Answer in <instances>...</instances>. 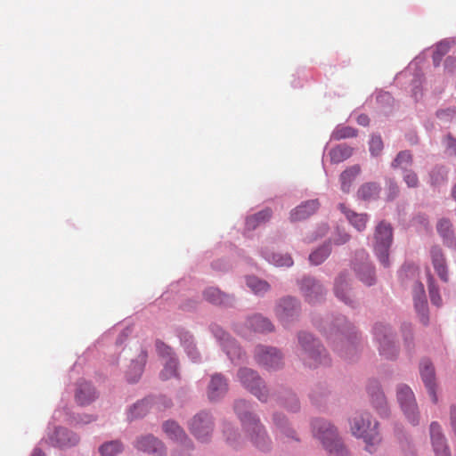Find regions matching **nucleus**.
I'll use <instances>...</instances> for the list:
<instances>
[{"instance_id": "f257e3e1", "label": "nucleus", "mask_w": 456, "mask_h": 456, "mask_svg": "<svg viewBox=\"0 0 456 456\" xmlns=\"http://www.w3.org/2000/svg\"><path fill=\"white\" fill-rule=\"evenodd\" d=\"M234 411L241 421L247 436L253 444L261 450L267 449L270 444V439L259 419L248 411V403L244 400L236 401Z\"/></svg>"}, {"instance_id": "f03ea898", "label": "nucleus", "mask_w": 456, "mask_h": 456, "mask_svg": "<svg viewBox=\"0 0 456 456\" xmlns=\"http://www.w3.org/2000/svg\"><path fill=\"white\" fill-rule=\"evenodd\" d=\"M378 427V421L372 419L367 412L357 413L350 420L352 435L363 440L365 444L364 450L369 453L376 452L381 443Z\"/></svg>"}, {"instance_id": "7ed1b4c3", "label": "nucleus", "mask_w": 456, "mask_h": 456, "mask_svg": "<svg viewBox=\"0 0 456 456\" xmlns=\"http://www.w3.org/2000/svg\"><path fill=\"white\" fill-rule=\"evenodd\" d=\"M312 432L330 456H347L348 452L339 438L336 428L323 419L312 421Z\"/></svg>"}, {"instance_id": "20e7f679", "label": "nucleus", "mask_w": 456, "mask_h": 456, "mask_svg": "<svg viewBox=\"0 0 456 456\" xmlns=\"http://www.w3.org/2000/svg\"><path fill=\"white\" fill-rule=\"evenodd\" d=\"M300 345L299 357L309 367H317L320 364H329L330 359L325 350L314 339L311 334L300 333L298 335Z\"/></svg>"}, {"instance_id": "39448f33", "label": "nucleus", "mask_w": 456, "mask_h": 456, "mask_svg": "<svg viewBox=\"0 0 456 456\" xmlns=\"http://www.w3.org/2000/svg\"><path fill=\"white\" fill-rule=\"evenodd\" d=\"M327 339L330 341L334 346V350L338 351L342 356L347 357L354 349V339L357 336L353 331V327L343 321V327L330 326L329 330H324Z\"/></svg>"}, {"instance_id": "423d86ee", "label": "nucleus", "mask_w": 456, "mask_h": 456, "mask_svg": "<svg viewBox=\"0 0 456 456\" xmlns=\"http://www.w3.org/2000/svg\"><path fill=\"white\" fill-rule=\"evenodd\" d=\"M374 250L384 266H388V250L393 241V230L390 224L381 221L375 228Z\"/></svg>"}, {"instance_id": "0eeeda50", "label": "nucleus", "mask_w": 456, "mask_h": 456, "mask_svg": "<svg viewBox=\"0 0 456 456\" xmlns=\"http://www.w3.org/2000/svg\"><path fill=\"white\" fill-rule=\"evenodd\" d=\"M237 379L240 384L260 401H266L268 391L257 372L249 368H240L237 372Z\"/></svg>"}, {"instance_id": "6e6552de", "label": "nucleus", "mask_w": 456, "mask_h": 456, "mask_svg": "<svg viewBox=\"0 0 456 456\" xmlns=\"http://www.w3.org/2000/svg\"><path fill=\"white\" fill-rule=\"evenodd\" d=\"M397 399L408 420L412 425H417L419 423V411L411 389L406 385L399 386Z\"/></svg>"}, {"instance_id": "1a4fd4ad", "label": "nucleus", "mask_w": 456, "mask_h": 456, "mask_svg": "<svg viewBox=\"0 0 456 456\" xmlns=\"http://www.w3.org/2000/svg\"><path fill=\"white\" fill-rule=\"evenodd\" d=\"M256 362L268 370H276L282 365V355L274 347L257 346L255 350Z\"/></svg>"}, {"instance_id": "9d476101", "label": "nucleus", "mask_w": 456, "mask_h": 456, "mask_svg": "<svg viewBox=\"0 0 456 456\" xmlns=\"http://www.w3.org/2000/svg\"><path fill=\"white\" fill-rule=\"evenodd\" d=\"M374 336L379 345L380 354L387 358H392L396 354V346L387 326L381 323L376 324L374 327Z\"/></svg>"}, {"instance_id": "9b49d317", "label": "nucleus", "mask_w": 456, "mask_h": 456, "mask_svg": "<svg viewBox=\"0 0 456 456\" xmlns=\"http://www.w3.org/2000/svg\"><path fill=\"white\" fill-rule=\"evenodd\" d=\"M190 430L198 440L207 441L213 431V422L209 414L200 412L195 415L190 422Z\"/></svg>"}, {"instance_id": "f8f14e48", "label": "nucleus", "mask_w": 456, "mask_h": 456, "mask_svg": "<svg viewBox=\"0 0 456 456\" xmlns=\"http://www.w3.org/2000/svg\"><path fill=\"white\" fill-rule=\"evenodd\" d=\"M275 313L279 320L287 324L293 321L299 314L298 302L291 297H287L280 300L275 308Z\"/></svg>"}, {"instance_id": "ddd939ff", "label": "nucleus", "mask_w": 456, "mask_h": 456, "mask_svg": "<svg viewBox=\"0 0 456 456\" xmlns=\"http://www.w3.org/2000/svg\"><path fill=\"white\" fill-rule=\"evenodd\" d=\"M300 289L305 299L309 304H315L320 302L324 296V289L322 286L312 278L303 279Z\"/></svg>"}, {"instance_id": "4468645a", "label": "nucleus", "mask_w": 456, "mask_h": 456, "mask_svg": "<svg viewBox=\"0 0 456 456\" xmlns=\"http://www.w3.org/2000/svg\"><path fill=\"white\" fill-rule=\"evenodd\" d=\"M419 372L421 379L428 391L431 400L434 403H437V396L436 394V375L435 369L432 362L424 359L421 361L419 365Z\"/></svg>"}, {"instance_id": "2eb2a0df", "label": "nucleus", "mask_w": 456, "mask_h": 456, "mask_svg": "<svg viewBox=\"0 0 456 456\" xmlns=\"http://www.w3.org/2000/svg\"><path fill=\"white\" fill-rule=\"evenodd\" d=\"M430 439L436 456H451L441 426L436 421L430 424Z\"/></svg>"}, {"instance_id": "dca6fc26", "label": "nucleus", "mask_w": 456, "mask_h": 456, "mask_svg": "<svg viewBox=\"0 0 456 456\" xmlns=\"http://www.w3.org/2000/svg\"><path fill=\"white\" fill-rule=\"evenodd\" d=\"M136 449L152 453L156 456H165L166 449L161 441L151 435L139 437L134 444Z\"/></svg>"}, {"instance_id": "f3484780", "label": "nucleus", "mask_w": 456, "mask_h": 456, "mask_svg": "<svg viewBox=\"0 0 456 456\" xmlns=\"http://www.w3.org/2000/svg\"><path fill=\"white\" fill-rule=\"evenodd\" d=\"M215 336L220 340L224 350L232 361L240 359L241 356V349L237 345L236 341L232 339L224 330L219 327L213 330Z\"/></svg>"}, {"instance_id": "a211bd4d", "label": "nucleus", "mask_w": 456, "mask_h": 456, "mask_svg": "<svg viewBox=\"0 0 456 456\" xmlns=\"http://www.w3.org/2000/svg\"><path fill=\"white\" fill-rule=\"evenodd\" d=\"M413 299L416 311L418 312L420 318V322L426 325L428 322V303L426 299L424 286L420 282H416L413 287Z\"/></svg>"}, {"instance_id": "6ab92c4d", "label": "nucleus", "mask_w": 456, "mask_h": 456, "mask_svg": "<svg viewBox=\"0 0 456 456\" xmlns=\"http://www.w3.org/2000/svg\"><path fill=\"white\" fill-rule=\"evenodd\" d=\"M228 391L227 379L220 373L212 375L208 387V396L209 400L216 401L223 397Z\"/></svg>"}, {"instance_id": "aec40b11", "label": "nucleus", "mask_w": 456, "mask_h": 456, "mask_svg": "<svg viewBox=\"0 0 456 456\" xmlns=\"http://www.w3.org/2000/svg\"><path fill=\"white\" fill-rule=\"evenodd\" d=\"M53 445L59 447H69L76 445L79 438L78 436L64 428H57L53 434L50 436Z\"/></svg>"}, {"instance_id": "412c9836", "label": "nucleus", "mask_w": 456, "mask_h": 456, "mask_svg": "<svg viewBox=\"0 0 456 456\" xmlns=\"http://www.w3.org/2000/svg\"><path fill=\"white\" fill-rule=\"evenodd\" d=\"M320 207L318 200H311L303 202L290 212V221H302L314 214Z\"/></svg>"}, {"instance_id": "4be33fe9", "label": "nucleus", "mask_w": 456, "mask_h": 456, "mask_svg": "<svg viewBox=\"0 0 456 456\" xmlns=\"http://www.w3.org/2000/svg\"><path fill=\"white\" fill-rule=\"evenodd\" d=\"M431 261L434 266L435 271L436 272L439 278L444 281H448V269L446 265V260L444 256L442 249L434 246L430 250Z\"/></svg>"}, {"instance_id": "5701e85b", "label": "nucleus", "mask_w": 456, "mask_h": 456, "mask_svg": "<svg viewBox=\"0 0 456 456\" xmlns=\"http://www.w3.org/2000/svg\"><path fill=\"white\" fill-rule=\"evenodd\" d=\"M147 357V352L141 350L137 358L135 360H132L126 373V379L129 382H136L141 378Z\"/></svg>"}, {"instance_id": "b1692460", "label": "nucleus", "mask_w": 456, "mask_h": 456, "mask_svg": "<svg viewBox=\"0 0 456 456\" xmlns=\"http://www.w3.org/2000/svg\"><path fill=\"white\" fill-rule=\"evenodd\" d=\"M75 398L78 404L87 405L95 400L96 394L90 383L83 381L77 386Z\"/></svg>"}, {"instance_id": "393cba45", "label": "nucleus", "mask_w": 456, "mask_h": 456, "mask_svg": "<svg viewBox=\"0 0 456 456\" xmlns=\"http://www.w3.org/2000/svg\"><path fill=\"white\" fill-rule=\"evenodd\" d=\"M338 208L342 213L345 214L349 223L359 232L363 231L366 228L368 222L367 214H358L348 209L345 204L340 203Z\"/></svg>"}, {"instance_id": "a878e982", "label": "nucleus", "mask_w": 456, "mask_h": 456, "mask_svg": "<svg viewBox=\"0 0 456 456\" xmlns=\"http://www.w3.org/2000/svg\"><path fill=\"white\" fill-rule=\"evenodd\" d=\"M273 419L276 428L277 436H280L281 439L292 438L297 440L295 431L288 427L286 418L283 414L275 413L273 414Z\"/></svg>"}, {"instance_id": "bb28decb", "label": "nucleus", "mask_w": 456, "mask_h": 456, "mask_svg": "<svg viewBox=\"0 0 456 456\" xmlns=\"http://www.w3.org/2000/svg\"><path fill=\"white\" fill-rule=\"evenodd\" d=\"M354 269L359 279L366 285L370 286L375 281L374 270L368 261L354 263Z\"/></svg>"}, {"instance_id": "cd10ccee", "label": "nucleus", "mask_w": 456, "mask_h": 456, "mask_svg": "<svg viewBox=\"0 0 456 456\" xmlns=\"http://www.w3.org/2000/svg\"><path fill=\"white\" fill-rule=\"evenodd\" d=\"M248 323L256 332L265 333L273 330V325L272 322L267 318L259 314L251 316L248 320Z\"/></svg>"}, {"instance_id": "c85d7f7f", "label": "nucleus", "mask_w": 456, "mask_h": 456, "mask_svg": "<svg viewBox=\"0 0 456 456\" xmlns=\"http://www.w3.org/2000/svg\"><path fill=\"white\" fill-rule=\"evenodd\" d=\"M348 287V281L345 274L341 273L335 281V295L346 305H353V300L349 297V293L345 294L344 290Z\"/></svg>"}, {"instance_id": "c756f323", "label": "nucleus", "mask_w": 456, "mask_h": 456, "mask_svg": "<svg viewBox=\"0 0 456 456\" xmlns=\"http://www.w3.org/2000/svg\"><path fill=\"white\" fill-rule=\"evenodd\" d=\"M203 296L207 301L215 305H225L231 301L230 296L223 293L219 289L213 287L207 289Z\"/></svg>"}, {"instance_id": "7c9ffc66", "label": "nucleus", "mask_w": 456, "mask_h": 456, "mask_svg": "<svg viewBox=\"0 0 456 456\" xmlns=\"http://www.w3.org/2000/svg\"><path fill=\"white\" fill-rule=\"evenodd\" d=\"M163 430L167 434V436L172 440L183 443V440L186 439L184 431L177 423L174 421L165 422L163 424Z\"/></svg>"}, {"instance_id": "2f4dec72", "label": "nucleus", "mask_w": 456, "mask_h": 456, "mask_svg": "<svg viewBox=\"0 0 456 456\" xmlns=\"http://www.w3.org/2000/svg\"><path fill=\"white\" fill-rule=\"evenodd\" d=\"M272 216V210L265 208L247 218L246 225L248 230L256 229L259 224L267 222Z\"/></svg>"}, {"instance_id": "473e14b6", "label": "nucleus", "mask_w": 456, "mask_h": 456, "mask_svg": "<svg viewBox=\"0 0 456 456\" xmlns=\"http://www.w3.org/2000/svg\"><path fill=\"white\" fill-rule=\"evenodd\" d=\"M360 173V167L355 165L346 169L340 175L341 190L344 192H348L350 186L354 180Z\"/></svg>"}, {"instance_id": "72a5a7b5", "label": "nucleus", "mask_w": 456, "mask_h": 456, "mask_svg": "<svg viewBox=\"0 0 456 456\" xmlns=\"http://www.w3.org/2000/svg\"><path fill=\"white\" fill-rule=\"evenodd\" d=\"M379 186L375 183H366L362 184L358 191V197L363 200H374L379 193Z\"/></svg>"}, {"instance_id": "f704fd0d", "label": "nucleus", "mask_w": 456, "mask_h": 456, "mask_svg": "<svg viewBox=\"0 0 456 456\" xmlns=\"http://www.w3.org/2000/svg\"><path fill=\"white\" fill-rule=\"evenodd\" d=\"M353 153V149L346 145H339L333 148L330 152V159L334 163H339L348 159Z\"/></svg>"}, {"instance_id": "c9c22d12", "label": "nucleus", "mask_w": 456, "mask_h": 456, "mask_svg": "<svg viewBox=\"0 0 456 456\" xmlns=\"http://www.w3.org/2000/svg\"><path fill=\"white\" fill-rule=\"evenodd\" d=\"M372 404L380 411L381 414L387 412V403L384 394L376 386L372 390L370 389Z\"/></svg>"}, {"instance_id": "e433bc0d", "label": "nucleus", "mask_w": 456, "mask_h": 456, "mask_svg": "<svg viewBox=\"0 0 456 456\" xmlns=\"http://www.w3.org/2000/svg\"><path fill=\"white\" fill-rule=\"evenodd\" d=\"M372 404L380 411L381 414L387 412V403L384 394L376 386L372 390L370 389Z\"/></svg>"}, {"instance_id": "4c0bfd02", "label": "nucleus", "mask_w": 456, "mask_h": 456, "mask_svg": "<svg viewBox=\"0 0 456 456\" xmlns=\"http://www.w3.org/2000/svg\"><path fill=\"white\" fill-rule=\"evenodd\" d=\"M437 232L443 237L445 244L450 245L452 241V224L448 219L443 218L437 223Z\"/></svg>"}, {"instance_id": "58836bf2", "label": "nucleus", "mask_w": 456, "mask_h": 456, "mask_svg": "<svg viewBox=\"0 0 456 456\" xmlns=\"http://www.w3.org/2000/svg\"><path fill=\"white\" fill-rule=\"evenodd\" d=\"M150 410V400L143 399L138 403H136L129 411L128 418L137 419L142 418L146 415V413Z\"/></svg>"}, {"instance_id": "ea45409f", "label": "nucleus", "mask_w": 456, "mask_h": 456, "mask_svg": "<svg viewBox=\"0 0 456 456\" xmlns=\"http://www.w3.org/2000/svg\"><path fill=\"white\" fill-rule=\"evenodd\" d=\"M247 285L255 294L257 295L265 293L270 288L269 284L265 281L260 280L255 276L248 277Z\"/></svg>"}, {"instance_id": "a19ab883", "label": "nucleus", "mask_w": 456, "mask_h": 456, "mask_svg": "<svg viewBox=\"0 0 456 456\" xmlns=\"http://www.w3.org/2000/svg\"><path fill=\"white\" fill-rule=\"evenodd\" d=\"M330 245L324 244L310 254L309 261L311 264L318 265L324 262V260L330 256Z\"/></svg>"}, {"instance_id": "79ce46f5", "label": "nucleus", "mask_w": 456, "mask_h": 456, "mask_svg": "<svg viewBox=\"0 0 456 456\" xmlns=\"http://www.w3.org/2000/svg\"><path fill=\"white\" fill-rule=\"evenodd\" d=\"M265 257L276 266H291L293 265V260L288 254L281 255L279 253H265Z\"/></svg>"}, {"instance_id": "37998d69", "label": "nucleus", "mask_w": 456, "mask_h": 456, "mask_svg": "<svg viewBox=\"0 0 456 456\" xmlns=\"http://www.w3.org/2000/svg\"><path fill=\"white\" fill-rule=\"evenodd\" d=\"M123 446L118 441H110L103 444L100 448L99 452L102 456H116L121 452Z\"/></svg>"}, {"instance_id": "c03bdc74", "label": "nucleus", "mask_w": 456, "mask_h": 456, "mask_svg": "<svg viewBox=\"0 0 456 456\" xmlns=\"http://www.w3.org/2000/svg\"><path fill=\"white\" fill-rule=\"evenodd\" d=\"M160 379L163 380L169 379L177 376V360L170 358L167 361L164 369L160 372Z\"/></svg>"}, {"instance_id": "a18cd8bd", "label": "nucleus", "mask_w": 456, "mask_h": 456, "mask_svg": "<svg viewBox=\"0 0 456 456\" xmlns=\"http://www.w3.org/2000/svg\"><path fill=\"white\" fill-rule=\"evenodd\" d=\"M412 163V157L411 154L407 151H401L397 154L396 158L392 163L393 167H399L401 169H406L407 167H411Z\"/></svg>"}, {"instance_id": "49530a36", "label": "nucleus", "mask_w": 456, "mask_h": 456, "mask_svg": "<svg viewBox=\"0 0 456 456\" xmlns=\"http://www.w3.org/2000/svg\"><path fill=\"white\" fill-rule=\"evenodd\" d=\"M355 135L356 130L350 126H338L332 133V138L334 140L351 138L354 137Z\"/></svg>"}, {"instance_id": "de8ad7c7", "label": "nucleus", "mask_w": 456, "mask_h": 456, "mask_svg": "<svg viewBox=\"0 0 456 456\" xmlns=\"http://www.w3.org/2000/svg\"><path fill=\"white\" fill-rule=\"evenodd\" d=\"M428 289H429L430 300H431L433 305H435L439 307V306L442 305V298H441V296H440V294L438 292V289L435 285L434 278L432 277L431 274H428Z\"/></svg>"}, {"instance_id": "09e8293b", "label": "nucleus", "mask_w": 456, "mask_h": 456, "mask_svg": "<svg viewBox=\"0 0 456 456\" xmlns=\"http://www.w3.org/2000/svg\"><path fill=\"white\" fill-rule=\"evenodd\" d=\"M282 404L291 411H297L299 409V403L297 396L291 393L288 392L281 398Z\"/></svg>"}, {"instance_id": "8fccbe9b", "label": "nucleus", "mask_w": 456, "mask_h": 456, "mask_svg": "<svg viewBox=\"0 0 456 456\" xmlns=\"http://www.w3.org/2000/svg\"><path fill=\"white\" fill-rule=\"evenodd\" d=\"M450 49V43L449 42H441L436 45V48L433 54V61L436 65L439 64V61L444 56Z\"/></svg>"}, {"instance_id": "3c124183", "label": "nucleus", "mask_w": 456, "mask_h": 456, "mask_svg": "<svg viewBox=\"0 0 456 456\" xmlns=\"http://www.w3.org/2000/svg\"><path fill=\"white\" fill-rule=\"evenodd\" d=\"M436 117L443 122H451L456 118V108L439 110L436 111Z\"/></svg>"}, {"instance_id": "603ef678", "label": "nucleus", "mask_w": 456, "mask_h": 456, "mask_svg": "<svg viewBox=\"0 0 456 456\" xmlns=\"http://www.w3.org/2000/svg\"><path fill=\"white\" fill-rule=\"evenodd\" d=\"M383 149V142L379 135H372L370 141V151L372 155H379Z\"/></svg>"}, {"instance_id": "864d4df0", "label": "nucleus", "mask_w": 456, "mask_h": 456, "mask_svg": "<svg viewBox=\"0 0 456 456\" xmlns=\"http://www.w3.org/2000/svg\"><path fill=\"white\" fill-rule=\"evenodd\" d=\"M350 240V235L345 231L338 228L333 234L331 240L335 245H343Z\"/></svg>"}, {"instance_id": "5fc2aeb1", "label": "nucleus", "mask_w": 456, "mask_h": 456, "mask_svg": "<svg viewBox=\"0 0 456 456\" xmlns=\"http://www.w3.org/2000/svg\"><path fill=\"white\" fill-rule=\"evenodd\" d=\"M403 178L409 188H416L419 186L418 175L412 170H406Z\"/></svg>"}, {"instance_id": "6e6d98bb", "label": "nucleus", "mask_w": 456, "mask_h": 456, "mask_svg": "<svg viewBox=\"0 0 456 456\" xmlns=\"http://www.w3.org/2000/svg\"><path fill=\"white\" fill-rule=\"evenodd\" d=\"M156 349H157L158 354L161 357H167L168 359L174 358L172 348L170 346H168L167 345H166L164 342H162L160 340H157L156 341Z\"/></svg>"}, {"instance_id": "4d7b16f0", "label": "nucleus", "mask_w": 456, "mask_h": 456, "mask_svg": "<svg viewBox=\"0 0 456 456\" xmlns=\"http://www.w3.org/2000/svg\"><path fill=\"white\" fill-rule=\"evenodd\" d=\"M444 143L449 154L456 155V138L449 134L444 137Z\"/></svg>"}, {"instance_id": "13d9d810", "label": "nucleus", "mask_w": 456, "mask_h": 456, "mask_svg": "<svg viewBox=\"0 0 456 456\" xmlns=\"http://www.w3.org/2000/svg\"><path fill=\"white\" fill-rule=\"evenodd\" d=\"M387 199L388 200H394L397 195L399 194V186L397 185L396 182L389 179L387 181Z\"/></svg>"}, {"instance_id": "bf43d9fd", "label": "nucleus", "mask_w": 456, "mask_h": 456, "mask_svg": "<svg viewBox=\"0 0 456 456\" xmlns=\"http://www.w3.org/2000/svg\"><path fill=\"white\" fill-rule=\"evenodd\" d=\"M413 222H414V224H420L425 229H427L428 227V224H429L428 217L426 216H423V215H419L416 217H414Z\"/></svg>"}, {"instance_id": "052dcab7", "label": "nucleus", "mask_w": 456, "mask_h": 456, "mask_svg": "<svg viewBox=\"0 0 456 456\" xmlns=\"http://www.w3.org/2000/svg\"><path fill=\"white\" fill-rule=\"evenodd\" d=\"M450 419H451V426L454 431V434L456 436V406H452L451 407V411H450Z\"/></svg>"}, {"instance_id": "680f3d73", "label": "nucleus", "mask_w": 456, "mask_h": 456, "mask_svg": "<svg viewBox=\"0 0 456 456\" xmlns=\"http://www.w3.org/2000/svg\"><path fill=\"white\" fill-rule=\"evenodd\" d=\"M357 123L359 125H361V126H368L369 123H370V118H369V117L367 115L361 114L357 118Z\"/></svg>"}, {"instance_id": "e2e57ef3", "label": "nucleus", "mask_w": 456, "mask_h": 456, "mask_svg": "<svg viewBox=\"0 0 456 456\" xmlns=\"http://www.w3.org/2000/svg\"><path fill=\"white\" fill-rule=\"evenodd\" d=\"M224 432L226 436L227 441L231 444H234L236 441L235 434L232 431V429H225Z\"/></svg>"}, {"instance_id": "0e129e2a", "label": "nucleus", "mask_w": 456, "mask_h": 456, "mask_svg": "<svg viewBox=\"0 0 456 456\" xmlns=\"http://www.w3.org/2000/svg\"><path fill=\"white\" fill-rule=\"evenodd\" d=\"M31 456H45L40 449H35Z\"/></svg>"}, {"instance_id": "69168bd1", "label": "nucleus", "mask_w": 456, "mask_h": 456, "mask_svg": "<svg viewBox=\"0 0 456 456\" xmlns=\"http://www.w3.org/2000/svg\"><path fill=\"white\" fill-rule=\"evenodd\" d=\"M367 256H367V254H366L365 252H361V253H360V257H361V259H362V260H363V259H367Z\"/></svg>"}, {"instance_id": "338daca9", "label": "nucleus", "mask_w": 456, "mask_h": 456, "mask_svg": "<svg viewBox=\"0 0 456 456\" xmlns=\"http://www.w3.org/2000/svg\"><path fill=\"white\" fill-rule=\"evenodd\" d=\"M453 199L456 200V184L454 185L452 191Z\"/></svg>"}, {"instance_id": "774afa93", "label": "nucleus", "mask_w": 456, "mask_h": 456, "mask_svg": "<svg viewBox=\"0 0 456 456\" xmlns=\"http://www.w3.org/2000/svg\"><path fill=\"white\" fill-rule=\"evenodd\" d=\"M327 232V227H322V235L325 234Z\"/></svg>"}]
</instances>
